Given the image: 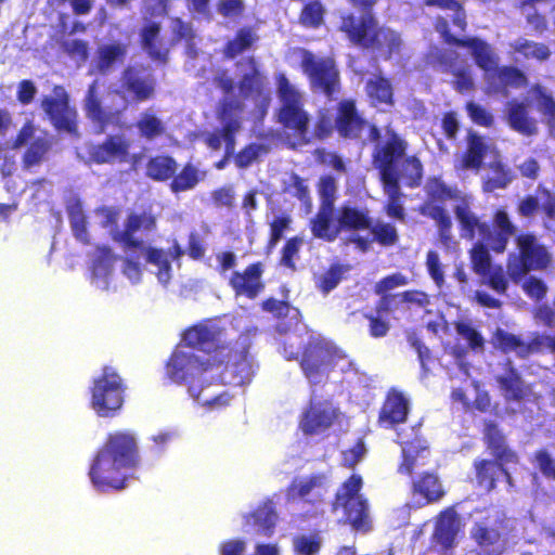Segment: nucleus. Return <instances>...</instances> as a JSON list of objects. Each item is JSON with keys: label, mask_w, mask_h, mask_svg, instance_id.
<instances>
[{"label": "nucleus", "mask_w": 555, "mask_h": 555, "mask_svg": "<svg viewBox=\"0 0 555 555\" xmlns=\"http://www.w3.org/2000/svg\"><path fill=\"white\" fill-rule=\"evenodd\" d=\"M454 215L466 238L474 240L478 233L480 241L475 243L469 250L470 266L476 274L486 276L493 267L489 249L496 254H503L509 238L516 233V227L504 209L495 210L492 224L480 221L469 209L465 199L461 205L454 206Z\"/></svg>", "instance_id": "nucleus-1"}, {"label": "nucleus", "mask_w": 555, "mask_h": 555, "mask_svg": "<svg viewBox=\"0 0 555 555\" xmlns=\"http://www.w3.org/2000/svg\"><path fill=\"white\" fill-rule=\"evenodd\" d=\"M122 99L121 108L105 109L96 92V82H92L86 94V116L103 131L109 125L120 122L124 112L130 104L149 102L156 96L157 80L150 66L143 64L127 65L119 77V87L111 91Z\"/></svg>", "instance_id": "nucleus-2"}, {"label": "nucleus", "mask_w": 555, "mask_h": 555, "mask_svg": "<svg viewBox=\"0 0 555 555\" xmlns=\"http://www.w3.org/2000/svg\"><path fill=\"white\" fill-rule=\"evenodd\" d=\"M347 1L361 11L359 15L348 11L339 16L338 30L349 43L360 50L374 52L385 61L399 55L403 47L401 35L388 26L379 25L373 14L378 0Z\"/></svg>", "instance_id": "nucleus-3"}, {"label": "nucleus", "mask_w": 555, "mask_h": 555, "mask_svg": "<svg viewBox=\"0 0 555 555\" xmlns=\"http://www.w3.org/2000/svg\"><path fill=\"white\" fill-rule=\"evenodd\" d=\"M140 462L135 437L127 430L109 433L96 451L89 468L92 486L100 492L120 491L126 488L127 470Z\"/></svg>", "instance_id": "nucleus-4"}, {"label": "nucleus", "mask_w": 555, "mask_h": 555, "mask_svg": "<svg viewBox=\"0 0 555 555\" xmlns=\"http://www.w3.org/2000/svg\"><path fill=\"white\" fill-rule=\"evenodd\" d=\"M218 358H201L194 351L175 349L166 362L167 377L179 385L186 384L189 393L196 400L209 406H225L231 396L223 391L217 396L203 397L204 385L207 384L206 374L214 369Z\"/></svg>", "instance_id": "nucleus-5"}, {"label": "nucleus", "mask_w": 555, "mask_h": 555, "mask_svg": "<svg viewBox=\"0 0 555 555\" xmlns=\"http://www.w3.org/2000/svg\"><path fill=\"white\" fill-rule=\"evenodd\" d=\"M280 106L276 109V121L291 140L293 147L311 143L310 115L305 109V99L284 74L275 78Z\"/></svg>", "instance_id": "nucleus-6"}, {"label": "nucleus", "mask_w": 555, "mask_h": 555, "mask_svg": "<svg viewBox=\"0 0 555 555\" xmlns=\"http://www.w3.org/2000/svg\"><path fill=\"white\" fill-rule=\"evenodd\" d=\"M243 104L232 98L222 99L216 109V118L221 127L208 131L204 134L203 141L211 151H219L224 143V154L221 159L215 164V168L222 170L231 158L234 159L236 146V134L243 127Z\"/></svg>", "instance_id": "nucleus-7"}, {"label": "nucleus", "mask_w": 555, "mask_h": 555, "mask_svg": "<svg viewBox=\"0 0 555 555\" xmlns=\"http://www.w3.org/2000/svg\"><path fill=\"white\" fill-rule=\"evenodd\" d=\"M363 479L359 474L350 475L337 488L331 503L332 512L343 511L345 522L354 531L366 533L372 529L367 499L361 494Z\"/></svg>", "instance_id": "nucleus-8"}, {"label": "nucleus", "mask_w": 555, "mask_h": 555, "mask_svg": "<svg viewBox=\"0 0 555 555\" xmlns=\"http://www.w3.org/2000/svg\"><path fill=\"white\" fill-rule=\"evenodd\" d=\"M126 384L119 373L105 365L90 387V406L100 417H114L125 402Z\"/></svg>", "instance_id": "nucleus-9"}, {"label": "nucleus", "mask_w": 555, "mask_h": 555, "mask_svg": "<svg viewBox=\"0 0 555 555\" xmlns=\"http://www.w3.org/2000/svg\"><path fill=\"white\" fill-rule=\"evenodd\" d=\"M287 360H297L310 386L326 383L337 362L336 350L323 339L311 338L300 354L293 353Z\"/></svg>", "instance_id": "nucleus-10"}, {"label": "nucleus", "mask_w": 555, "mask_h": 555, "mask_svg": "<svg viewBox=\"0 0 555 555\" xmlns=\"http://www.w3.org/2000/svg\"><path fill=\"white\" fill-rule=\"evenodd\" d=\"M385 141H376L372 152V164L378 171L379 181L400 180L398 165L405 156L409 143L395 129L387 127Z\"/></svg>", "instance_id": "nucleus-11"}, {"label": "nucleus", "mask_w": 555, "mask_h": 555, "mask_svg": "<svg viewBox=\"0 0 555 555\" xmlns=\"http://www.w3.org/2000/svg\"><path fill=\"white\" fill-rule=\"evenodd\" d=\"M300 68L313 90L331 98L340 88V74L331 56L318 57L311 51L300 50Z\"/></svg>", "instance_id": "nucleus-12"}, {"label": "nucleus", "mask_w": 555, "mask_h": 555, "mask_svg": "<svg viewBox=\"0 0 555 555\" xmlns=\"http://www.w3.org/2000/svg\"><path fill=\"white\" fill-rule=\"evenodd\" d=\"M211 358H218V361L214 364V369L222 366L220 379L223 384L244 386L251 382L254 369L246 347L230 344L227 347V351H223L220 356H212Z\"/></svg>", "instance_id": "nucleus-13"}, {"label": "nucleus", "mask_w": 555, "mask_h": 555, "mask_svg": "<svg viewBox=\"0 0 555 555\" xmlns=\"http://www.w3.org/2000/svg\"><path fill=\"white\" fill-rule=\"evenodd\" d=\"M335 129L343 139L358 140L365 127L369 131V140H380V130L375 124L367 122L358 112L353 99H344L337 105L334 122Z\"/></svg>", "instance_id": "nucleus-14"}, {"label": "nucleus", "mask_w": 555, "mask_h": 555, "mask_svg": "<svg viewBox=\"0 0 555 555\" xmlns=\"http://www.w3.org/2000/svg\"><path fill=\"white\" fill-rule=\"evenodd\" d=\"M157 229V217L152 205L143 207L141 210L131 211L124 224L121 231H115L112 234L114 242L118 243L125 250H142L144 242L137 238V232L152 233Z\"/></svg>", "instance_id": "nucleus-15"}, {"label": "nucleus", "mask_w": 555, "mask_h": 555, "mask_svg": "<svg viewBox=\"0 0 555 555\" xmlns=\"http://www.w3.org/2000/svg\"><path fill=\"white\" fill-rule=\"evenodd\" d=\"M519 250L518 264L509 268L513 278L521 276L532 270H544L551 262L546 248L539 244L532 233L520 234L516 238Z\"/></svg>", "instance_id": "nucleus-16"}, {"label": "nucleus", "mask_w": 555, "mask_h": 555, "mask_svg": "<svg viewBox=\"0 0 555 555\" xmlns=\"http://www.w3.org/2000/svg\"><path fill=\"white\" fill-rule=\"evenodd\" d=\"M183 343L192 350L204 352L205 358L220 356L230 345L223 340L219 326L205 323L189 327L183 334Z\"/></svg>", "instance_id": "nucleus-17"}, {"label": "nucleus", "mask_w": 555, "mask_h": 555, "mask_svg": "<svg viewBox=\"0 0 555 555\" xmlns=\"http://www.w3.org/2000/svg\"><path fill=\"white\" fill-rule=\"evenodd\" d=\"M245 65L247 72L241 75L237 88L243 99L260 100L267 106L270 102V95L267 91V77L260 68L255 56L249 55L236 64V66Z\"/></svg>", "instance_id": "nucleus-18"}, {"label": "nucleus", "mask_w": 555, "mask_h": 555, "mask_svg": "<svg viewBox=\"0 0 555 555\" xmlns=\"http://www.w3.org/2000/svg\"><path fill=\"white\" fill-rule=\"evenodd\" d=\"M264 271L266 264L262 261L251 262L243 270H234L229 278L228 284L235 296L255 299L264 291Z\"/></svg>", "instance_id": "nucleus-19"}, {"label": "nucleus", "mask_w": 555, "mask_h": 555, "mask_svg": "<svg viewBox=\"0 0 555 555\" xmlns=\"http://www.w3.org/2000/svg\"><path fill=\"white\" fill-rule=\"evenodd\" d=\"M421 424H417L412 439H402L399 443L401 446L400 462L397 467V473L406 477H412L418 466L425 465V461L429 454V442L420 433Z\"/></svg>", "instance_id": "nucleus-20"}, {"label": "nucleus", "mask_w": 555, "mask_h": 555, "mask_svg": "<svg viewBox=\"0 0 555 555\" xmlns=\"http://www.w3.org/2000/svg\"><path fill=\"white\" fill-rule=\"evenodd\" d=\"M411 403L405 393L397 388H390L385 396L377 415L380 428L395 429L408 421Z\"/></svg>", "instance_id": "nucleus-21"}, {"label": "nucleus", "mask_w": 555, "mask_h": 555, "mask_svg": "<svg viewBox=\"0 0 555 555\" xmlns=\"http://www.w3.org/2000/svg\"><path fill=\"white\" fill-rule=\"evenodd\" d=\"M410 492L421 506L439 503L447 495V489L438 473L425 470L413 477Z\"/></svg>", "instance_id": "nucleus-22"}, {"label": "nucleus", "mask_w": 555, "mask_h": 555, "mask_svg": "<svg viewBox=\"0 0 555 555\" xmlns=\"http://www.w3.org/2000/svg\"><path fill=\"white\" fill-rule=\"evenodd\" d=\"M488 93L507 96L509 89H519L528 85V77L516 66L496 65L485 76Z\"/></svg>", "instance_id": "nucleus-23"}, {"label": "nucleus", "mask_w": 555, "mask_h": 555, "mask_svg": "<svg viewBox=\"0 0 555 555\" xmlns=\"http://www.w3.org/2000/svg\"><path fill=\"white\" fill-rule=\"evenodd\" d=\"M41 107L57 130L73 133L77 130V112L69 106L68 95L63 92L60 96H44Z\"/></svg>", "instance_id": "nucleus-24"}, {"label": "nucleus", "mask_w": 555, "mask_h": 555, "mask_svg": "<svg viewBox=\"0 0 555 555\" xmlns=\"http://www.w3.org/2000/svg\"><path fill=\"white\" fill-rule=\"evenodd\" d=\"M337 418V410L324 402H310L302 413L299 426L305 435H314L330 428Z\"/></svg>", "instance_id": "nucleus-25"}, {"label": "nucleus", "mask_w": 555, "mask_h": 555, "mask_svg": "<svg viewBox=\"0 0 555 555\" xmlns=\"http://www.w3.org/2000/svg\"><path fill=\"white\" fill-rule=\"evenodd\" d=\"M482 434L483 442L493 459L513 465L519 463L518 453L508 446L505 435L495 422H485Z\"/></svg>", "instance_id": "nucleus-26"}, {"label": "nucleus", "mask_w": 555, "mask_h": 555, "mask_svg": "<svg viewBox=\"0 0 555 555\" xmlns=\"http://www.w3.org/2000/svg\"><path fill=\"white\" fill-rule=\"evenodd\" d=\"M89 156L95 164L126 162L129 156V142L122 135H107L102 143L90 149Z\"/></svg>", "instance_id": "nucleus-27"}, {"label": "nucleus", "mask_w": 555, "mask_h": 555, "mask_svg": "<svg viewBox=\"0 0 555 555\" xmlns=\"http://www.w3.org/2000/svg\"><path fill=\"white\" fill-rule=\"evenodd\" d=\"M492 344L503 353L515 352L518 358L526 359L530 354L540 351L542 338L534 337L527 343L515 334L503 328H496L492 336Z\"/></svg>", "instance_id": "nucleus-28"}, {"label": "nucleus", "mask_w": 555, "mask_h": 555, "mask_svg": "<svg viewBox=\"0 0 555 555\" xmlns=\"http://www.w3.org/2000/svg\"><path fill=\"white\" fill-rule=\"evenodd\" d=\"M313 237L332 243L341 233L338 218H334V207L320 206L309 222Z\"/></svg>", "instance_id": "nucleus-29"}, {"label": "nucleus", "mask_w": 555, "mask_h": 555, "mask_svg": "<svg viewBox=\"0 0 555 555\" xmlns=\"http://www.w3.org/2000/svg\"><path fill=\"white\" fill-rule=\"evenodd\" d=\"M459 47L467 48L470 51L475 64L485 73V76L495 69L499 64V55L493 47L483 39L467 37L464 40H459Z\"/></svg>", "instance_id": "nucleus-30"}, {"label": "nucleus", "mask_w": 555, "mask_h": 555, "mask_svg": "<svg viewBox=\"0 0 555 555\" xmlns=\"http://www.w3.org/2000/svg\"><path fill=\"white\" fill-rule=\"evenodd\" d=\"M487 153L488 145L485 138L474 130H468L466 149L460 158V168L462 170H480Z\"/></svg>", "instance_id": "nucleus-31"}, {"label": "nucleus", "mask_w": 555, "mask_h": 555, "mask_svg": "<svg viewBox=\"0 0 555 555\" xmlns=\"http://www.w3.org/2000/svg\"><path fill=\"white\" fill-rule=\"evenodd\" d=\"M336 215L341 232H359L371 228L372 217L367 207L344 204Z\"/></svg>", "instance_id": "nucleus-32"}, {"label": "nucleus", "mask_w": 555, "mask_h": 555, "mask_svg": "<svg viewBox=\"0 0 555 555\" xmlns=\"http://www.w3.org/2000/svg\"><path fill=\"white\" fill-rule=\"evenodd\" d=\"M506 120L508 126L522 135H533L538 132L537 120L529 115L524 102L512 100L506 105Z\"/></svg>", "instance_id": "nucleus-33"}, {"label": "nucleus", "mask_w": 555, "mask_h": 555, "mask_svg": "<svg viewBox=\"0 0 555 555\" xmlns=\"http://www.w3.org/2000/svg\"><path fill=\"white\" fill-rule=\"evenodd\" d=\"M496 382L507 400L520 402L531 393L530 386L511 362L507 363L504 374L496 377Z\"/></svg>", "instance_id": "nucleus-34"}, {"label": "nucleus", "mask_w": 555, "mask_h": 555, "mask_svg": "<svg viewBox=\"0 0 555 555\" xmlns=\"http://www.w3.org/2000/svg\"><path fill=\"white\" fill-rule=\"evenodd\" d=\"M425 192L427 199L424 203L437 204L447 201H457V205H461L463 199H465L470 208L469 197L462 195L456 186L448 185L439 176H433L427 179Z\"/></svg>", "instance_id": "nucleus-35"}, {"label": "nucleus", "mask_w": 555, "mask_h": 555, "mask_svg": "<svg viewBox=\"0 0 555 555\" xmlns=\"http://www.w3.org/2000/svg\"><path fill=\"white\" fill-rule=\"evenodd\" d=\"M128 54V44L121 41L99 46L96 49V70L105 75L116 65L122 64Z\"/></svg>", "instance_id": "nucleus-36"}, {"label": "nucleus", "mask_w": 555, "mask_h": 555, "mask_svg": "<svg viewBox=\"0 0 555 555\" xmlns=\"http://www.w3.org/2000/svg\"><path fill=\"white\" fill-rule=\"evenodd\" d=\"M495 459H476L473 463L475 470L477 485L485 489L487 492H491L496 488V481L500 477L503 466L508 465Z\"/></svg>", "instance_id": "nucleus-37"}, {"label": "nucleus", "mask_w": 555, "mask_h": 555, "mask_svg": "<svg viewBox=\"0 0 555 555\" xmlns=\"http://www.w3.org/2000/svg\"><path fill=\"white\" fill-rule=\"evenodd\" d=\"M459 529V516L453 506L441 511L435 526V538L439 544L449 548L453 545Z\"/></svg>", "instance_id": "nucleus-38"}, {"label": "nucleus", "mask_w": 555, "mask_h": 555, "mask_svg": "<svg viewBox=\"0 0 555 555\" xmlns=\"http://www.w3.org/2000/svg\"><path fill=\"white\" fill-rule=\"evenodd\" d=\"M459 529V516L453 506L441 511L435 526V538L439 544L449 548L453 545Z\"/></svg>", "instance_id": "nucleus-39"}, {"label": "nucleus", "mask_w": 555, "mask_h": 555, "mask_svg": "<svg viewBox=\"0 0 555 555\" xmlns=\"http://www.w3.org/2000/svg\"><path fill=\"white\" fill-rule=\"evenodd\" d=\"M259 36L254 27L243 26L236 30L233 38L228 40L222 49L223 56L233 60L255 48Z\"/></svg>", "instance_id": "nucleus-40"}, {"label": "nucleus", "mask_w": 555, "mask_h": 555, "mask_svg": "<svg viewBox=\"0 0 555 555\" xmlns=\"http://www.w3.org/2000/svg\"><path fill=\"white\" fill-rule=\"evenodd\" d=\"M160 24L150 22L141 29V46L146 51L151 60L166 64L169 59V50L159 47Z\"/></svg>", "instance_id": "nucleus-41"}, {"label": "nucleus", "mask_w": 555, "mask_h": 555, "mask_svg": "<svg viewBox=\"0 0 555 555\" xmlns=\"http://www.w3.org/2000/svg\"><path fill=\"white\" fill-rule=\"evenodd\" d=\"M380 183L383 192L387 196L384 211L388 217L404 222L406 215L401 202L403 193L401 192L400 180H386L380 181Z\"/></svg>", "instance_id": "nucleus-42"}, {"label": "nucleus", "mask_w": 555, "mask_h": 555, "mask_svg": "<svg viewBox=\"0 0 555 555\" xmlns=\"http://www.w3.org/2000/svg\"><path fill=\"white\" fill-rule=\"evenodd\" d=\"M418 211L422 216L436 222L440 240L447 245L451 238L452 221L446 209L438 204L423 203Z\"/></svg>", "instance_id": "nucleus-43"}, {"label": "nucleus", "mask_w": 555, "mask_h": 555, "mask_svg": "<svg viewBox=\"0 0 555 555\" xmlns=\"http://www.w3.org/2000/svg\"><path fill=\"white\" fill-rule=\"evenodd\" d=\"M367 96L374 104H385L392 106L395 104L393 88L390 80L383 75H377L367 80L365 86Z\"/></svg>", "instance_id": "nucleus-44"}, {"label": "nucleus", "mask_w": 555, "mask_h": 555, "mask_svg": "<svg viewBox=\"0 0 555 555\" xmlns=\"http://www.w3.org/2000/svg\"><path fill=\"white\" fill-rule=\"evenodd\" d=\"M70 229L75 238L83 245L90 244L88 221L80 201H75L66 207Z\"/></svg>", "instance_id": "nucleus-45"}, {"label": "nucleus", "mask_w": 555, "mask_h": 555, "mask_svg": "<svg viewBox=\"0 0 555 555\" xmlns=\"http://www.w3.org/2000/svg\"><path fill=\"white\" fill-rule=\"evenodd\" d=\"M177 162L169 155L151 157L146 164V176L155 181H167L176 173Z\"/></svg>", "instance_id": "nucleus-46"}, {"label": "nucleus", "mask_w": 555, "mask_h": 555, "mask_svg": "<svg viewBox=\"0 0 555 555\" xmlns=\"http://www.w3.org/2000/svg\"><path fill=\"white\" fill-rule=\"evenodd\" d=\"M276 514L272 507L261 506L245 517L247 525L256 527L259 535L270 537L275 527Z\"/></svg>", "instance_id": "nucleus-47"}, {"label": "nucleus", "mask_w": 555, "mask_h": 555, "mask_svg": "<svg viewBox=\"0 0 555 555\" xmlns=\"http://www.w3.org/2000/svg\"><path fill=\"white\" fill-rule=\"evenodd\" d=\"M399 164L401 165L399 176L403 183L410 189L418 188L424 177V166L420 157L417 155H405Z\"/></svg>", "instance_id": "nucleus-48"}, {"label": "nucleus", "mask_w": 555, "mask_h": 555, "mask_svg": "<svg viewBox=\"0 0 555 555\" xmlns=\"http://www.w3.org/2000/svg\"><path fill=\"white\" fill-rule=\"evenodd\" d=\"M52 147V140L47 137H38L30 142L23 154V168L29 169L40 165Z\"/></svg>", "instance_id": "nucleus-49"}, {"label": "nucleus", "mask_w": 555, "mask_h": 555, "mask_svg": "<svg viewBox=\"0 0 555 555\" xmlns=\"http://www.w3.org/2000/svg\"><path fill=\"white\" fill-rule=\"evenodd\" d=\"M349 271L348 264L339 262L331 263L330 267L315 279L317 288L323 294L327 295L335 289L338 284L344 280L345 274Z\"/></svg>", "instance_id": "nucleus-50"}, {"label": "nucleus", "mask_w": 555, "mask_h": 555, "mask_svg": "<svg viewBox=\"0 0 555 555\" xmlns=\"http://www.w3.org/2000/svg\"><path fill=\"white\" fill-rule=\"evenodd\" d=\"M170 28L172 33L171 46L184 41L188 48V53L191 56L195 55V30L190 22L183 21L181 17H172L170 21Z\"/></svg>", "instance_id": "nucleus-51"}, {"label": "nucleus", "mask_w": 555, "mask_h": 555, "mask_svg": "<svg viewBox=\"0 0 555 555\" xmlns=\"http://www.w3.org/2000/svg\"><path fill=\"white\" fill-rule=\"evenodd\" d=\"M514 52L521 54L525 59H534L539 62H544L550 59L551 50L542 42L531 41L525 38H519L511 43Z\"/></svg>", "instance_id": "nucleus-52"}, {"label": "nucleus", "mask_w": 555, "mask_h": 555, "mask_svg": "<svg viewBox=\"0 0 555 555\" xmlns=\"http://www.w3.org/2000/svg\"><path fill=\"white\" fill-rule=\"evenodd\" d=\"M439 62L443 65L446 73H451L454 76L453 87L460 93H466L475 88L470 69L468 67L452 68V60L448 62L447 55L439 56Z\"/></svg>", "instance_id": "nucleus-53"}, {"label": "nucleus", "mask_w": 555, "mask_h": 555, "mask_svg": "<svg viewBox=\"0 0 555 555\" xmlns=\"http://www.w3.org/2000/svg\"><path fill=\"white\" fill-rule=\"evenodd\" d=\"M135 127L140 137L149 141L162 137L166 131L164 122L155 114L149 112L141 114Z\"/></svg>", "instance_id": "nucleus-54"}, {"label": "nucleus", "mask_w": 555, "mask_h": 555, "mask_svg": "<svg viewBox=\"0 0 555 555\" xmlns=\"http://www.w3.org/2000/svg\"><path fill=\"white\" fill-rule=\"evenodd\" d=\"M470 538L479 547L487 550L499 544L502 534L499 527H489L485 522H476L470 530Z\"/></svg>", "instance_id": "nucleus-55"}, {"label": "nucleus", "mask_w": 555, "mask_h": 555, "mask_svg": "<svg viewBox=\"0 0 555 555\" xmlns=\"http://www.w3.org/2000/svg\"><path fill=\"white\" fill-rule=\"evenodd\" d=\"M199 173L192 164H185L179 173L171 177L170 190L173 193H181L193 189L199 182Z\"/></svg>", "instance_id": "nucleus-56"}, {"label": "nucleus", "mask_w": 555, "mask_h": 555, "mask_svg": "<svg viewBox=\"0 0 555 555\" xmlns=\"http://www.w3.org/2000/svg\"><path fill=\"white\" fill-rule=\"evenodd\" d=\"M535 102L537 109L547 119L550 124L555 121V99L546 89L537 83L530 89Z\"/></svg>", "instance_id": "nucleus-57"}, {"label": "nucleus", "mask_w": 555, "mask_h": 555, "mask_svg": "<svg viewBox=\"0 0 555 555\" xmlns=\"http://www.w3.org/2000/svg\"><path fill=\"white\" fill-rule=\"evenodd\" d=\"M373 237L372 241L376 242L380 246L390 247L399 242V234L396 227L389 222H376L371 223V228L367 229Z\"/></svg>", "instance_id": "nucleus-58"}, {"label": "nucleus", "mask_w": 555, "mask_h": 555, "mask_svg": "<svg viewBox=\"0 0 555 555\" xmlns=\"http://www.w3.org/2000/svg\"><path fill=\"white\" fill-rule=\"evenodd\" d=\"M425 4L427 7H436L440 10L451 11L453 13L451 17L452 23L461 30L466 28V13L464 7L457 0H425Z\"/></svg>", "instance_id": "nucleus-59"}, {"label": "nucleus", "mask_w": 555, "mask_h": 555, "mask_svg": "<svg viewBox=\"0 0 555 555\" xmlns=\"http://www.w3.org/2000/svg\"><path fill=\"white\" fill-rule=\"evenodd\" d=\"M267 153V149L261 143H248L237 153L234 152V164L238 169L250 167L259 157Z\"/></svg>", "instance_id": "nucleus-60"}, {"label": "nucleus", "mask_w": 555, "mask_h": 555, "mask_svg": "<svg viewBox=\"0 0 555 555\" xmlns=\"http://www.w3.org/2000/svg\"><path fill=\"white\" fill-rule=\"evenodd\" d=\"M322 542L318 533L299 534L293 539V551L295 555H318Z\"/></svg>", "instance_id": "nucleus-61"}, {"label": "nucleus", "mask_w": 555, "mask_h": 555, "mask_svg": "<svg viewBox=\"0 0 555 555\" xmlns=\"http://www.w3.org/2000/svg\"><path fill=\"white\" fill-rule=\"evenodd\" d=\"M456 333L466 340L468 347L474 351H481L485 348V338L470 324L457 321L454 323Z\"/></svg>", "instance_id": "nucleus-62"}, {"label": "nucleus", "mask_w": 555, "mask_h": 555, "mask_svg": "<svg viewBox=\"0 0 555 555\" xmlns=\"http://www.w3.org/2000/svg\"><path fill=\"white\" fill-rule=\"evenodd\" d=\"M322 483V477L319 475H311L304 479H295L292 481L288 488L289 495L292 498H299L305 500L313 489L320 487Z\"/></svg>", "instance_id": "nucleus-63"}, {"label": "nucleus", "mask_w": 555, "mask_h": 555, "mask_svg": "<svg viewBox=\"0 0 555 555\" xmlns=\"http://www.w3.org/2000/svg\"><path fill=\"white\" fill-rule=\"evenodd\" d=\"M115 256L107 245H99L92 261V270L95 274H107L111 271Z\"/></svg>", "instance_id": "nucleus-64"}]
</instances>
